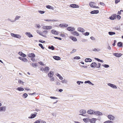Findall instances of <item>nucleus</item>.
<instances>
[{
    "label": "nucleus",
    "mask_w": 123,
    "mask_h": 123,
    "mask_svg": "<svg viewBox=\"0 0 123 123\" xmlns=\"http://www.w3.org/2000/svg\"><path fill=\"white\" fill-rule=\"evenodd\" d=\"M96 3L92 2H91L89 3V5L91 7L93 8H99L98 6H95Z\"/></svg>",
    "instance_id": "nucleus-1"
},
{
    "label": "nucleus",
    "mask_w": 123,
    "mask_h": 123,
    "mask_svg": "<svg viewBox=\"0 0 123 123\" xmlns=\"http://www.w3.org/2000/svg\"><path fill=\"white\" fill-rule=\"evenodd\" d=\"M11 35L13 37L16 38L18 39H20L21 37V36L18 34H15L12 33H11Z\"/></svg>",
    "instance_id": "nucleus-2"
},
{
    "label": "nucleus",
    "mask_w": 123,
    "mask_h": 123,
    "mask_svg": "<svg viewBox=\"0 0 123 123\" xmlns=\"http://www.w3.org/2000/svg\"><path fill=\"white\" fill-rule=\"evenodd\" d=\"M79 112L81 114H80L79 115H81L83 116H84L85 115L83 114H85L86 113V110L84 109H81L79 111Z\"/></svg>",
    "instance_id": "nucleus-3"
},
{
    "label": "nucleus",
    "mask_w": 123,
    "mask_h": 123,
    "mask_svg": "<svg viewBox=\"0 0 123 123\" xmlns=\"http://www.w3.org/2000/svg\"><path fill=\"white\" fill-rule=\"evenodd\" d=\"M94 115L99 116L103 115V114L102 112L99 111H95L94 110Z\"/></svg>",
    "instance_id": "nucleus-4"
},
{
    "label": "nucleus",
    "mask_w": 123,
    "mask_h": 123,
    "mask_svg": "<svg viewBox=\"0 0 123 123\" xmlns=\"http://www.w3.org/2000/svg\"><path fill=\"white\" fill-rule=\"evenodd\" d=\"M67 30L69 31H72L75 30L74 27H69L67 28Z\"/></svg>",
    "instance_id": "nucleus-5"
},
{
    "label": "nucleus",
    "mask_w": 123,
    "mask_h": 123,
    "mask_svg": "<svg viewBox=\"0 0 123 123\" xmlns=\"http://www.w3.org/2000/svg\"><path fill=\"white\" fill-rule=\"evenodd\" d=\"M107 117L109 119L111 120H113L115 118L114 116L111 115H108L107 116Z\"/></svg>",
    "instance_id": "nucleus-6"
},
{
    "label": "nucleus",
    "mask_w": 123,
    "mask_h": 123,
    "mask_svg": "<svg viewBox=\"0 0 123 123\" xmlns=\"http://www.w3.org/2000/svg\"><path fill=\"white\" fill-rule=\"evenodd\" d=\"M70 6L73 8H78L79 7L78 5L75 4H71L70 5Z\"/></svg>",
    "instance_id": "nucleus-7"
},
{
    "label": "nucleus",
    "mask_w": 123,
    "mask_h": 123,
    "mask_svg": "<svg viewBox=\"0 0 123 123\" xmlns=\"http://www.w3.org/2000/svg\"><path fill=\"white\" fill-rule=\"evenodd\" d=\"M107 84L108 86H110L112 88H117V86L113 84L109 83H108Z\"/></svg>",
    "instance_id": "nucleus-8"
},
{
    "label": "nucleus",
    "mask_w": 123,
    "mask_h": 123,
    "mask_svg": "<svg viewBox=\"0 0 123 123\" xmlns=\"http://www.w3.org/2000/svg\"><path fill=\"white\" fill-rule=\"evenodd\" d=\"M113 55H114L117 57H120L122 55V54L118 53H114L113 54Z\"/></svg>",
    "instance_id": "nucleus-9"
},
{
    "label": "nucleus",
    "mask_w": 123,
    "mask_h": 123,
    "mask_svg": "<svg viewBox=\"0 0 123 123\" xmlns=\"http://www.w3.org/2000/svg\"><path fill=\"white\" fill-rule=\"evenodd\" d=\"M117 15L116 14H113L110 17V19L112 20H114L115 18H116Z\"/></svg>",
    "instance_id": "nucleus-10"
},
{
    "label": "nucleus",
    "mask_w": 123,
    "mask_h": 123,
    "mask_svg": "<svg viewBox=\"0 0 123 123\" xmlns=\"http://www.w3.org/2000/svg\"><path fill=\"white\" fill-rule=\"evenodd\" d=\"M59 26L61 27H66L68 26V25L64 23L62 24H60L59 25Z\"/></svg>",
    "instance_id": "nucleus-11"
},
{
    "label": "nucleus",
    "mask_w": 123,
    "mask_h": 123,
    "mask_svg": "<svg viewBox=\"0 0 123 123\" xmlns=\"http://www.w3.org/2000/svg\"><path fill=\"white\" fill-rule=\"evenodd\" d=\"M99 12V11L98 10H94L91 12L90 13L92 14H97Z\"/></svg>",
    "instance_id": "nucleus-12"
},
{
    "label": "nucleus",
    "mask_w": 123,
    "mask_h": 123,
    "mask_svg": "<svg viewBox=\"0 0 123 123\" xmlns=\"http://www.w3.org/2000/svg\"><path fill=\"white\" fill-rule=\"evenodd\" d=\"M25 34L28 37H33L32 35L31 34L30 32H27L25 33Z\"/></svg>",
    "instance_id": "nucleus-13"
},
{
    "label": "nucleus",
    "mask_w": 123,
    "mask_h": 123,
    "mask_svg": "<svg viewBox=\"0 0 123 123\" xmlns=\"http://www.w3.org/2000/svg\"><path fill=\"white\" fill-rule=\"evenodd\" d=\"M77 30L78 31L81 32H84L85 31L84 29L81 27L78 28Z\"/></svg>",
    "instance_id": "nucleus-14"
},
{
    "label": "nucleus",
    "mask_w": 123,
    "mask_h": 123,
    "mask_svg": "<svg viewBox=\"0 0 123 123\" xmlns=\"http://www.w3.org/2000/svg\"><path fill=\"white\" fill-rule=\"evenodd\" d=\"M94 110H89L87 111V113L88 114H94Z\"/></svg>",
    "instance_id": "nucleus-15"
},
{
    "label": "nucleus",
    "mask_w": 123,
    "mask_h": 123,
    "mask_svg": "<svg viewBox=\"0 0 123 123\" xmlns=\"http://www.w3.org/2000/svg\"><path fill=\"white\" fill-rule=\"evenodd\" d=\"M71 34L74 35L78 36L79 35V34L77 31H75L72 32H71Z\"/></svg>",
    "instance_id": "nucleus-16"
},
{
    "label": "nucleus",
    "mask_w": 123,
    "mask_h": 123,
    "mask_svg": "<svg viewBox=\"0 0 123 123\" xmlns=\"http://www.w3.org/2000/svg\"><path fill=\"white\" fill-rule=\"evenodd\" d=\"M18 54L19 55L22 57H25L26 56V55L25 54L21 52H18Z\"/></svg>",
    "instance_id": "nucleus-17"
},
{
    "label": "nucleus",
    "mask_w": 123,
    "mask_h": 123,
    "mask_svg": "<svg viewBox=\"0 0 123 123\" xmlns=\"http://www.w3.org/2000/svg\"><path fill=\"white\" fill-rule=\"evenodd\" d=\"M51 32L52 34L57 35L58 34V33L57 32L54 30H52L51 31Z\"/></svg>",
    "instance_id": "nucleus-18"
},
{
    "label": "nucleus",
    "mask_w": 123,
    "mask_h": 123,
    "mask_svg": "<svg viewBox=\"0 0 123 123\" xmlns=\"http://www.w3.org/2000/svg\"><path fill=\"white\" fill-rule=\"evenodd\" d=\"M28 56L30 57H32L34 58L35 57V55L33 53L29 54L28 55Z\"/></svg>",
    "instance_id": "nucleus-19"
},
{
    "label": "nucleus",
    "mask_w": 123,
    "mask_h": 123,
    "mask_svg": "<svg viewBox=\"0 0 123 123\" xmlns=\"http://www.w3.org/2000/svg\"><path fill=\"white\" fill-rule=\"evenodd\" d=\"M49 70V68L48 67H46L44 68V71L45 72L47 73Z\"/></svg>",
    "instance_id": "nucleus-20"
},
{
    "label": "nucleus",
    "mask_w": 123,
    "mask_h": 123,
    "mask_svg": "<svg viewBox=\"0 0 123 123\" xmlns=\"http://www.w3.org/2000/svg\"><path fill=\"white\" fill-rule=\"evenodd\" d=\"M53 58L55 60H60L61 59V58L60 57L57 56H53Z\"/></svg>",
    "instance_id": "nucleus-21"
},
{
    "label": "nucleus",
    "mask_w": 123,
    "mask_h": 123,
    "mask_svg": "<svg viewBox=\"0 0 123 123\" xmlns=\"http://www.w3.org/2000/svg\"><path fill=\"white\" fill-rule=\"evenodd\" d=\"M6 107L5 106L2 107H0V111H5L6 110Z\"/></svg>",
    "instance_id": "nucleus-22"
},
{
    "label": "nucleus",
    "mask_w": 123,
    "mask_h": 123,
    "mask_svg": "<svg viewBox=\"0 0 123 123\" xmlns=\"http://www.w3.org/2000/svg\"><path fill=\"white\" fill-rule=\"evenodd\" d=\"M96 120V119L95 118H92L91 119H90V121L91 123H95Z\"/></svg>",
    "instance_id": "nucleus-23"
},
{
    "label": "nucleus",
    "mask_w": 123,
    "mask_h": 123,
    "mask_svg": "<svg viewBox=\"0 0 123 123\" xmlns=\"http://www.w3.org/2000/svg\"><path fill=\"white\" fill-rule=\"evenodd\" d=\"M54 72L52 71L50 72L48 74V75L49 77H51L54 75Z\"/></svg>",
    "instance_id": "nucleus-24"
},
{
    "label": "nucleus",
    "mask_w": 123,
    "mask_h": 123,
    "mask_svg": "<svg viewBox=\"0 0 123 123\" xmlns=\"http://www.w3.org/2000/svg\"><path fill=\"white\" fill-rule=\"evenodd\" d=\"M85 61L86 62H91L92 61V60L89 58H86L85 59Z\"/></svg>",
    "instance_id": "nucleus-25"
},
{
    "label": "nucleus",
    "mask_w": 123,
    "mask_h": 123,
    "mask_svg": "<svg viewBox=\"0 0 123 123\" xmlns=\"http://www.w3.org/2000/svg\"><path fill=\"white\" fill-rule=\"evenodd\" d=\"M84 83L85 84L88 83L90 84H91L92 85H94L93 84H92L91 81L89 80L85 81Z\"/></svg>",
    "instance_id": "nucleus-26"
},
{
    "label": "nucleus",
    "mask_w": 123,
    "mask_h": 123,
    "mask_svg": "<svg viewBox=\"0 0 123 123\" xmlns=\"http://www.w3.org/2000/svg\"><path fill=\"white\" fill-rule=\"evenodd\" d=\"M70 38L74 41H76L77 40V39L76 37H74L73 36L71 37Z\"/></svg>",
    "instance_id": "nucleus-27"
},
{
    "label": "nucleus",
    "mask_w": 123,
    "mask_h": 123,
    "mask_svg": "<svg viewBox=\"0 0 123 123\" xmlns=\"http://www.w3.org/2000/svg\"><path fill=\"white\" fill-rule=\"evenodd\" d=\"M46 7L47 8L49 9H52V10L54 9L53 7L52 6H50L49 5H48Z\"/></svg>",
    "instance_id": "nucleus-28"
},
{
    "label": "nucleus",
    "mask_w": 123,
    "mask_h": 123,
    "mask_svg": "<svg viewBox=\"0 0 123 123\" xmlns=\"http://www.w3.org/2000/svg\"><path fill=\"white\" fill-rule=\"evenodd\" d=\"M117 46L119 47H122V43L121 42H119L117 43Z\"/></svg>",
    "instance_id": "nucleus-29"
},
{
    "label": "nucleus",
    "mask_w": 123,
    "mask_h": 123,
    "mask_svg": "<svg viewBox=\"0 0 123 123\" xmlns=\"http://www.w3.org/2000/svg\"><path fill=\"white\" fill-rule=\"evenodd\" d=\"M36 116V114H31V116L30 117H29V118H34Z\"/></svg>",
    "instance_id": "nucleus-30"
},
{
    "label": "nucleus",
    "mask_w": 123,
    "mask_h": 123,
    "mask_svg": "<svg viewBox=\"0 0 123 123\" xmlns=\"http://www.w3.org/2000/svg\"><path fill=\"white\" fill-rule=\"evenodd\" d=\"M17 89L19 91H23L24 90V88L21 87H18L17 88Z\"/></svg>",
    "instance_id": "nucleus-31"
},
{
    "label": "nucleus",
    "mask_w": 123,
    "mask_h": 123,
    "mask_svg": "<svg viewBox=\"0 0 123 123\" xmlns=\"http://www.w3.org/2000/svg\"><path fill=\"white\" fill-rule=\"evenodd\" d=\"M48 48L49 49H52V50H54L55 49V48L54 46L52 45L51 46H49Z\"/></svg>",
    "instance_id": "nucleus-32"
},
{
    "label": "nucleus",
    "mask_w": 123,
    "mask_h": 123,
    "mask_svg": "<svg viewBox=\"0 0 123 123\" xmlns=\"http://www.w3.org/2000/svg\"><path fill=\"white\" fill-rule=\"evenodd\" d=\"M108 33L109 34L111 35H113L115 34V33L114 32L110 31Z\"/></svg>",
    "instance_id": "nucleus-33"
},
{
    "label": "nucleus",
    "mask_w": 123,
    "mask_h": 123,
    "mask_svg": "<svg viewBox=\"0 0 123 123\" xmlns=\"http://www.w3.org/2000/svg\"><path fill=\"white\" fill-rule=\"evenodd\" d=\"M104 123H113V122L111 121L108 120L104 122Z\"/></svg>",
    "instance_id": "nucleus-34"
},
{
    "label": "nucleus",
    "mask_w": 123,
    "mask_h": 123,
    "mask_svg": "<svg viewBox=\"0 0 123 123\" xmlns=\"http://www.w3.org/2000/svg\"><path fill=\"white\" fill-rule=\"evenodd\" d=\"M20 18V17L18 16H16L15 19L14 20V22L16 21L18 19Z\"/></svg>",
    "instance_id": "nucleus-35"
},
{
    "label": "nucleus",
    "mask_w": 123,
    "mask_h": 123,
    "mask_svg": "<svg viewBox=\"0 0 123 123\" xmlns=\"http://www.w3.org/2000/svg\"><path fill=\"white\" fill-rule=\"evenodd\" d=\"M100 49H96L94 48L93 49V50L94 51H100Z\"/></svg>",
    "instance_id": "nucleus-36"
},
{
    "label": "nucleus",
    "mask_w": 123,
    "mask_h": 123,
    "mask_svg": "<svg viewBox=\"0 0 123 123\" xmlns=\"http://www.w3.org/2000/svg\"><path fill=\"white\" fill-rule=\"evenodd\" d=\"M94 66H95V62H93V63H92L91 65V67L92 68H94Z\"/></svg>",
    "instance_id": "nucleus-37"
},
{
    "label": "nucleus",
    "mask_w": 123,
    "mask_h": 123,
    "mask_svg": "<svg viewBox=\"0 0 123 123\" xmlns=\"http://www.w3.org/2000/svg\"><path fill=\"white\" fill-rule=\"evenodd\" d=\"M52 26H47L46 29L50 30L52 29Z\"/></svg>",
    "instance_id": "nucleus-38"
},
{
    "label": "nucleus",
    "mask_w": 123,
    "mask_h": 123,
    "mask_svg": "<svg viewBox=\"0 0 123 123\" xmlns=\"http://www.w3.org/2000/svg\"><path fill=\"white\" fill-rule=\"evenodd\" d=\"M39 46H40L41 48H42V49H44V47L43 46L42 44L41 43H39Z\"/></svg>",
    "instance_id": "nucleus-39"
},
{
    "label": "nucleus",
    "mask_w": 123,
    "mask_h": 123,
    "mask_svg": "<svg viewBox=\"0 0 123 123\" xmlns=\"http://www.w3.org/2000/svg\"><path fill=\"white\" fill-rule=\"evenodd\" d=\"M74 59L78 60L80 59V58L79 56H76L74 57Z\"/></svg>",
    "instance_id": "nucleus-40"
},
{
    "label": "nucleus",
    "mask_w": 123,
    "mask_h": 123,
    "mask_svg": "<svg viewBox=\"0 0 123 123\" xmlns=\"http://www.w3.org/2000/svg\"><path fill=\"white\" fill-rule=\"evenodd\" d=\"M32 65L33 67H37V64L36 63H32L31 64Z\"/></svg>",
    "instance_id": "nucleus-41"
},
{
    "label": "nucleus",
    "mask_w": 123,
    "mask_h": 123,
    "mask_svg": "<svg viewBox=\"0 0 123 123\" xmlns=\"http://www.w3.org/2000/svg\"><path fill=\"white\" fill-rule=\"evenodd\" d=\"M41 121V119H39L37 120L34 123H39Z\"/></svg>",
    "instance_id": "nucleus-42"
},
{
    "label": "nucleus",
    "mask_w": 123,
    "mask_h": 123,
    "mask_svg": "<svg viewBox=\"0 0 123 123\" xmlns=\"http://www.w3.org/2000/svg\"><path fill=\"white\" fill-rule=\"evenodd\" d=\"M103 66L105 68H107L109 67V66L107 64H104Z\"/></svg>",
    "instance_id": "nucleus-43"
},
{
    "label": "nucleus",
    "mask_w": 123,
    "mask_h": 123,
    "mask_svg": "<svg viewBox=\"0 0 123 123\" xmlns=\"http://www.w3.org/2000/svg\"><path fill=\"white\" fill-rule=\"evenodd\" d=\"M83 34L86 36H88L89 34V33L88 32H86L84 33Z\"/></svg>",
    "instance_id": "nucleus-44"
},
{
    "label": "nucleus",
    "mask_w": 123,
    "mask_h": 123,
    "mask_svg": "<svg viewBox=\"0 0 123 123\" xmlns=\"http://www.w3.org/2000/svg\"><path fill=\"white\" fill-rule=\"evenodd\" d=\"M22 61L25 62H26L27 61V60L26 58H24Z\"/></svg>",
    "instance_id": "nucleus-45"
},
{
    "label": "nucleus",
    "mask_w": 123,
    "mask_h": 123,
    "mask_svg": "<svg viewBox=\"0 0 123 123\" xmlns=\"http://www.w3.org/2000/svg\"><path fill=\"white\" fill-rule=\"evenodd\" d=\"M23 96L25 98H26L28 96V95L26 93H24L23 94Z\"/></svg>",
    "instance_id": "nucleus-46"
},
{
    "label": "nucleus",
    "mask_w": 123,
    "mask_h": 123,
    "mask_svg": "<svg viewBox=\"0 0 123 123\" xmlns=\"http://www.w3.org/2000/svg\"><path fill=\"white\" fill-rule=\"evenodd\" d=\"M61 82L63 83H67V81L65 80H62Z\"/></svg>",
    "instance_id": "nucleus-47"
},
{
    "label": "nucleus",
    "mask_w": 123,
    "mask_h": 123,
    "mask_svg": "<svg viewBox=\"0 0 123 123\" xmlns=\"http://www.w3.org/2000/svg\"><path fill=\"white\" fill-rule=\"evenodd\" d=\"M38 12L40 13L41 14H43L45 12L44 11H38Z\"/></svg>",
    "instance_id": "nucleus-48"
},
{
    "label": "nucleus",
    "mask_w": 123,
    "mask_h": 123,
    "mask_svg": "<svg viewBox=\"0 0 123 123\" xmlns=\"http://www.w3.org/2000/svg\"><path fill=\"white\" fill-rule=\"evenodd\" d=\"M50 79V80L52 81H54V77H53V76L51 77H49Z\"/></svg>",
    "instance_id": "nucleus-49"
},
{
    "label": "nucleus",
    "mask_w": 123,
    "mask_h": 123,
    "mask_svg": "<svg viewBox=\"0 0 123 123\" xmlns=\"http://www.w3.org/2000/svg\"><path fill=\"white\" fill-rule=\"evenodd\" d=\"M90 39L93 40H95V38L93 37H90Z\"/></svg>",
    "instance_id": "nucleus-50"
},
{
    "label": "nucleus",
    "mask_w": 123,
    "mask_h": 123,
    "mask_svg": "<svg viewBox=\"0 0 123 123\" xmlns=\"http://www.w3.org/2000/svg\"><path fill=\"white\" fill-rule=\"evenodd\" d=\"M88 119L84 118L83 119V121L85 122H87L88 121Z\"/></svg>",
    "instance_id": "nucleus-51"
},
{
    "label": "nucleus",
    "mask_w": 123,
    "mask_h": 123,
    "mask_svg": "<svg viewBox=\"0 0 123 123\" xmlns=\"http://www.w3.org/2000/svg\"><path fill=\"white\" fill-rule=\"evenodd\" d=\"M97 68H99L101 66V64L100 63H98V65H97Z\"/></svg>",
    "instance_id": "nucleus-52"
},
{
    "label": "nucleus",
    "mask_w": 123,
    "mask_h": 123,
    "mask_svg": "<svg viewBox=\"0 0 123 123\" xmlns=\"http://www.w3.org/2000/svg\"><path fill=\"white\" fill-rule=\"evenodd\" d=\"M54 37L55 39H58L59 40H62V38L60 37Z\"/></svg>",
    "instance_id": "nucleus-53"
},
{
    "label": "nucleus",
    "mask_w": 123,
    "mask_h": 123,
    "mask_svg": "<svg viewBox=\"0 0 123 123\" xmlns=\"http://www.w3.org/2000/svg\"><path fill=\"white\" fill-rule=\"evenodd\" d=\"M50 98L51 99H56L58 98H57L55 97H52V96L50 97Z\"/></svg>",
    "instance_id": "nucleus-54"
},
{
    "label": "nucleus",
    "mask_w": 123,
    "mask_h": 123,
    "mask_svg": "<svg viewBox=\"0 0 123 123\" xmlns=\"http://www.w3.org/2000/svg\"><path fill=\"white\" fill-rule=\"evenodd\" d=\"M37 33H38L40 35L41 34H42V32H41L39 31L38 30H37Z\"/></svg>",
    "instance_id": "nucleus-55"
},
{
    "label": "nucleus",
    "mask_w": 123,
    "mask_h": 123,
    "mask_svg": "<svg viewBox=\"0 0 123 123\" xmlns=\"http://www.w3.org/2000/svg\"><path fill=\"white\" fill-rule=\"evenodd\" d=\"M120 1V0H115V3L116 4H117L118 2H119Z\"/></svg>",
    "instance_id": "nucleus-56"
},
{
    "label": "nucleus",
    "mask_w": 123,
    "mask_h": 123,
    "mask_svg": "<svg viewBox=\"0 0 123 123\" xmlns=\"http://www.w3.org/2000/svg\"><path fill=\"white\" fill-rule=\"evenodd\" d=\"M117 18L119 20L120 19V18H121V17L119 15H117Z\"/></svg>",
    "instance_id": "nucleus-57"
},
{
    "label": "nucleus",
    "mask_w": 123,
    "mask_h": 123,
    "mask_svg": "<svg viewBox=\"0 0 123 123\" xmlns=\"http://www.w3.org/2000/svg\"><path fill=\"white\" fill-rule=\"evenodd\" d=\"M39 42L42 43H45V41H43L42 40H39Z\"/></svg>",
    "instance_id": "nucleus-58"
},
{
    "label": "nucleus",
    "mask_w": 123,
    "mask_h": 123,
    "mask_svg": "<svg viewBox=\"0 0 123 123\" xmlns=\"http://www.w3.org/2000/svg\"><path fill=\"white\" fill-rule=\"evenodd\" d=\"M76 50L75 49H74L73 50L72 52H70V53H73L76 51Z\"/></svg>",
    "instance_id": "nucleus-59"
},
{
    "label": "nucleus",
    "mask_w": 123,
    "mask_h": 123,
    "mask_svg": "<svg viewBox=\"0 0 123 123\" xmlns=\"http://www.w3.org/2000/svg\"><path fill=\"white\" fill-rule=\"evenodd\" d=\"M36 94V92H34V93H30L29 94V95H34Z\"/></svg>",
    "instance_id": "nucleus-60"
},
{
    "label": "nucleus",
    "mask_w": 123,
    "mask_h": 123,
    "mask_svg": "<svg viewBox=\"0 0 123 123\" xmlns=\"http://www.w3.org/2000/svg\"><path fill=\"white\" fill-rule=\"evenodd\" d=\"M36 25H37V28H40L41 26L37 24Z\"/></svg>",
    "instance_id": "nucleus-61"
},
{
    "label": "nucleus",
    "mask_w": 123,
    "mask_h": 123,
    "mask_svg": "<svg viewBox=\"0 0 123 123\" xmlns=\"http://www.w3.org/2000/svg\"><path fill=\"white\" fill-rule=\"evenodd\" d=\"M43 32L44 33L47 34L48 33V31L47 30H44L43 31Z\"/></svg>",
    "instance_id": "nucleus-62"
},
{
    "label": "nucleus",
    "mask_w": 123,
    "mask_h": 123,
    "mask_svg": "<svg viewBox=\"0 0 123 123\" xmlns=\"http://www.w3.org/2000/svg\"><path fill=\"white\" fill-rule=\"evenodd\" d=\"M41 35L43 37H46L47 36H46L45 35H43V34H41Z\"/></svg>",
    "instance_id": "nucleus-63"
},
{
    "label": "nucleus",
    "mask_w": 123,
    "mask_h": 123,
    "mask_svg": "<svg viewBox=\"0 0 123 123\" xmlns=\"http://www.w3.org/2000/svg\"><path fill=\"white\" fill-rule=\"evenodd\" d=\"M39 64L40 65H42L44 66V64L42 62H39Z\"/></svg>",
    "instance_id": "nucleus-64"
}]
</instances>
